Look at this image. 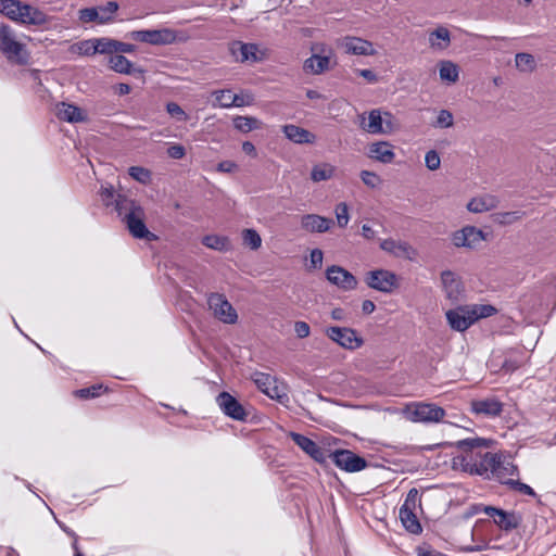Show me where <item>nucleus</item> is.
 <instances>
[{"mask_svg":"<svg viewBox=\"0 0 556 556\" xmlns=\"http://www.w3.org/2000/svg\"><path fill=\"white\" fill-rule=\"evenodd\" d=\"M439 75L443 81L456 83L459 77L458 66L452 61H441L439 63Z\"/></svg>","mask_w":556,"mask_h":556,"instance_id":"32","label":"nucleus"},{"mask_svg":"<svg viewBox=\"0 0 556 556\" xmlns=\"http://www.w3.org/2000/svg\"><path fill=\"white\" fill-rule=\"evenodd\" d=\"M268 397L276 400L280 404H287L289 402V395L286 392V388L283 386L278 384L277 382H273L269 389L265 393Z\"/></svg>","mask_w":556,"mask_h":556,"instance_id":"43","label":"nucleus"},{"mask_svg":"<svg viewBox=\"0 0 556 556\" xmlns=\"http://www.w3.org/2000/svg\"><path fill=\"white\" fill-rule=\"evenodd\" d=\"M0 52L12 64L26 65L29 61L26 46L16 39L14 29L4 24L0 26Z\"/></svg>","mask_w":556,"mask_h":556,"instance_id":"2","label":"nucleus"},{"mask_svg":"<svg viewBox=\"0 0 556 556\" xmlns=\"http://www.w3.org/2000/svg\"><path fill=\"white\" fill-rule=\"evenodd\" d=\"M110 67L121 74H132L135 72L134 64L122 54H114L109 60Z\"/></svg>","mask_w":556,"mask_h":556,"instance_id":"33","label":"nucleus"},{"mask_svg":"<svg viewBox=\"0 0 556 556\" xmlns=\"http://www.w3.org/2000/svg\"><path fill=\"white\" fill-rule=\"evenodd\" d=\"M328 457L332 459L337 467L346 472H358L367 467V460L350 450L329 451Z\"/></svg>","mask_w":556,"mask_h":556,"instance_id":"7","label":"nucleus"},{"mask_svg":"<svg viewBox=\"0 0 556 556\" xmlns=\"http://www.w3.org/2000/svg\"><path fill=\"white\" fill-rule=\"evenodd\" d=\"M252 380L256 384L257 389L263 392L264 394L269 389V387L273 384V382H277V378L273 377L269 374L262 372V371H255L252 375Z\"/></svg>","mask_w":556,"mask_h":556,"instance_id":"41","label":"nucleus"},{"mask_svg":"<svg viewBox=\"0 0 556 556\" xmlns=\"http://www.w3.org/2000/svg\"><path fill=\"white\" fill-rule=\"evenodd\" d=\"M24 2L18 0H0V13L16 22Z\"/></svg>","mask_w":556,"mask_h":556,"instance_id":"34","label":"nucleus"},{"mask_svg":"<svg viewBox=\"0 0 556 556\" xmlns=\"http://www.w3.org/2000/svg\"><path fill=\"white\" fill-rule=\"evenodd\" d=\"M290 438L303 452H305L315 462L319 464H325L327 462V454L329 450L323 448L311 438L298 432H290Z\"/></svg>","mask_w":556,"mask_h":556,"instance_id":"13","label":"nucleus"},{"mask_svg":"<svg viewBox=\"0 0 556 556\" xmlns=\"http://www.w3.org/2000/svg\"><path fill=\"white\" fill-rule=\"evenodd\" d=\"M72 51L86 56L94 55L97 53L96 38L76 42L72 46Z\"/></svg>","mask_w":556,"mask_h":556,"instance_id":"42","label":"nucleus"},{"mask_svg":"<svg viewBox=\"0 0 556 556\" xmlns=\"http://www.w3.org/2000/svg\"><path fill=\"white\" fill-rule=\"evenodd\" d=\"M334 170V166L327 163L315 165L311 172V179L314 182L328 180L333 176Z\"/></svg>","mask_w":556,"mask_h":556,"instance_id":"35","label":"nucleus"},{"mask_svg":"<svg viewBox=\"0 0 556 556\" xmlns=\"http://www.w3.org/2000/svg\"><path fill=\"white\" fill-rule=\"evenodd\" d=\"M453 243H479L481 241H485L486 238L482 230L473 227V226H466L463 229L455 231L453 233Z\"/></svg>","mask_w":556,"mask_h":556,"instance_id":"25","label":"nucleus"},{"mask_svg":"<svg viewBox=\"0 0 556 556\" xmlns=\"http://www.w3.org/2000/svg\"><path fill=\"white\" fill-rule=\"evenodd\" d=\"M418 498V491L416 489H410L406 495V498L401 507H407L414 509L416 506V501Z\"/></svg>","mask_w":556,"mask_h":556,"instance_id":"63","label":"nucleus"},{"mask_svg":"<svg viewBox=\"0 0 556 556\" xmlns=\"http://www.w3.org/2000/svg\"><path fill=\"white\" fill-rule=\"evenodd\" d=\"M129 37L136 41L162 46L174 43L177 39V34L175 30L169 28L142 29L131 31Z\"/></svg>","mask_w":556,"mask_h":556,"instance_id":"8","label":"nucleus"},{"mask_svg":"<svg viewBox=\"0 0 556 556\" xmlns=\"http://www.w3.org/2000/svg\"><path fill=\"white\" fill-rule=\"evenodd\" d=\"M329 55H320L315 53L304 61L303 70L305 73L320 75L329 68Z\"/></svg>","mask_w":556,"mask_h":556,"instance_id":"26","label":"nucleus"},{"mask_svg":"<svg viewBox=\"0 0 556 556\" xmlns=\"http://www.w3.org/2000/svg\"><path fill=\"white\" fill-rule=\"evenodd\" d=\"M484 514L493 519V522L503 531L509 532L517 529L522 522V516L515 510H504L494 506H486Z\"/></svg>","mask_w":556,"mask_h":556,"instance_id":"9","label":"nucleus"},{"mask_svg":"<svg viewBox=\"0 0 556 556\" xmlns=\"http://www.w3.org/2000/svg\"><path fill=\"white\" fill-rule=\"evenodd\" d=\"M232 123L233 127L241 132H250L260 127V121L252 116H236Z\"/></svg>","mask_w":556,"mask_h":556,"instance_id":"38","label":"nucleus"},{"mask_svg":"<svg viewBox=\"0 0 556 556\" xmlns=\"http://www.w3.org/2000/svg\"><path fill=\"white\" fill-rule=\"evenodd\" d=\"M497 202L498 200L494 195L486 194L471 199L467 204V208L472 213H483L495 208Z\"/></svg>","mask_w":556,"mask_h":556,"instance_id":"31","label":"nucleus"},{"mask_svg":"<svg viewBox=\"0 0 556 556\" xmlns=\"http://www.w3.org/2000/svg\"><path fill=\"white\" fill-rule=\"evenodd\" d=\"M470 405L472 413L486 417H496L503 410V404L496 397L473 400Z\"/></svg>","mask_w":556,"mask_h":556,"instance_id":"20","label":"nucleus"},{"mask_svg":"<svg viewBox=\"0 0 556 556\" xmlns=\"http://www.w3.org/2000/svg\"><path fill=\"white\" fill-rule=\"evenodd\" d=\"M441 282L446 298L452 302H458L464 292L460 277L452 270H443L441 273Z\"/></svg>","mask_w":556,"mask_h":556,"instance_id":"15","label":"nucleus"},{"mask_svg":"<svg viewBox=\"0 0 556 556\" xmlns=\"http://www.w3.org/2000/svg\"><path fill=\"white\" fill-rule=\"evenodd\" d=\"M216 403L220 410L229 418L237 421H245L248 414L243 405L229 392L223 391L216 396Z\"/></svg>","mask_w":556,"mask_h":556,"instance_id":"12","label":"nucleus"},{"mask_svg":"<svg viewBox=\"0 0 556 556\" xmlns=\"http://www.w3.org/2000/svg\"><path fill=\"white\" fill-rule=\"evenodd\" d=\"M112 207L117 213L118 217L122 218V220L128 217V213H136L141 208L136 204L134 200L129 199L123 193H117L116 200L114 201Z\"/></svg>","mask_w":556,"mask_h":556,"instance_id":"28","label":"nucleus"},{"mask_svg":"<svg viewBox=\"0 0 556 556\" xmlns=\"http://www.w3.org/2000/svg\"><path fill=\"white\" fill-rule=\"evenodd\" d=\"M167 154L172 159L180 160L185 156L186 149L184 146L175 143V144H172L170 147H168Z\"/></svg>","mask_w":556,"mask_h":556,"instance_id":"61","label":"nucleus"},{"mask_svg":"<svg viewBox=\"0 0 556 556\" xmlns=\"http://www.w3.org/2000/svg\"><path fill=\"white\" fill-rule=\"evenodd\" d=\"M79 20L84 23L99 22L101 24V16L97 8H85L78 12Z\"/></svg>","mask_w":556,"mask_h":556,"instance_id":"50","label":"nucleus"},{"mask_svg":"<svg viewBox=\"0 0 556 556\" xmlns=\"http://www.w3.org/2000/svg\"><path fill=\"white\" fill-rule=\"evenodd\" d=\"M365 283L376 291L390 294L400 286L399 277L388 269H374L365 274Z\"/></svg>","mask_w":556,"mask_h":556,"instance_id":"4","label":"nucleus"},{"mask_svg":"<svg viewBox=\"0 0 556 556\" xmlns=\"http://www.w3.org/2000/svg\"><path fill=\"white\" fill-rule=\"evenodd\" d=\"M405 416L413 422H438L445 416V410L429 403H413L406 406Z\"/></svg>","mask_w":556,"mask_h":556,"instance_id":"3","label":"nucleus"},{"mask_svg":"<svg viewBox=\"0 0 556 556\" xmlns=\"http://www.w3.org/2000/svg\"><path fill=\"white\" fill-rule=\"evenodd\" d=\"M523 213L519 211L498 213L496 219L501 224H513L514 222L520 219Z\"/></svg>","mask_w":556,"mask_h":556,"instance_id":"56","label":"nucleus"},{"mask_svg":"<svg viewBox=\"0 0 556 556\" xmlns=\"http://www.w3.org/2000/svg\"><path fill=\"white\" fill-rule=\"evenodd\" d=\"M243 243H262L261 236L254 229H244L242 231Z\"/></svg>","mask_w":556,"mask_h":556,"instance_id":"60","label":"nucleus"},{"mask_svg":"<svg viewBox=\"0 0 556 556\" xmlns=\"http://www.w3.org/2000/svg\"><path fill=\"white\" fill-rule=\"evenodd\" d=\"M523 362L522 354L517 352H511L506 355L501 364V369L505 374H510L517 370Z\"/></svg>","mask_w":556,"mask_h":556,"instance_id":"39","label":"nucleus"},{"mask_svg":"<svg viewBox=\"0 0 556 556\" xmlns=\"http://www.w3.org/2000/svg\"><path fill=\"white\" fill-rule=\"evenodd\" d=\"M503 484L509 486L511 490L517 491L521 494L536 497V493L529 484L521 482L520 480L507 479Z\"/></svg>","mask_w":556,"mask_h":556,"instance_id":"47","label":"nucleus"},{"mask_svg":"<svg viewBox=\"0 0 556 556\" xmlns=\"http://www.w3.org/2000/svg\"><path fill=\"white\" fill-rule=\"evenodd\" d=\"M282 132L292 142L298 144L313 143L315 142L316 136L305 128L300 126L288 124L282 127Z\"/></svg>","mask_w":556,"mask_h":556,"instance_id":"24","label":"nucleus"},{"mask_svg":"<svg viewBox=\"0 0 556 556\" xmlns=\"http://www.w3.org/2000/svg\"><path fill=\"white\" fill-rule=\"evenodd\" d=\"M129 232L136 239H146V240H154L156 237L149 231L143 219H142V210L136 213H128V217L123 220Z\"/></svg>","mask_w":556,"mask_h":556,"instance_id":"18","label":"nucleus"},{"mask_svg":"<svg viewBox=\"0 0 556 556\" xmlns=\"http://www.w3.org/2000/svg\"><path fill=\"white\" fill-rule=\"evenodd\" d=\"M441 39L444 41V46L442 48H445L450 43V31L444 27H439L435 30H433L430 35V42L431 46H435L433 38Z\"/></svg>","mask_w":556,"mask_h":556,"instance_id":"57","label":"nucleus"},{"mask_svg":"<svg viewBox=\"0 0 556 556\" xmlns=\"http://www.w3.org/2000/svg\"><path fill=\"white\" fill-rule=\"evenodd\" d=\"M336 217H337L338 225L340 227H344L348 225L350 217H349V208L345 203L341 202L336 206Z\"/></svg>","mask_w":556,"mask_h":556,"instance_id":"53","label":"nucleus"},{"mask_svg":"<svg viewBox=\"0 0 556 556\" xmlns=\"http://www.w3.org/2000/svg\"><path fill=\"white\" fill-rule=\"evenodd\" d=\"M425 164L428 169L435 170L441 165L440 155L435 150H430L426 153Z\"/></svg>","mask_w":556,"mask_h":556,"instance_id":"54","label":"nucleus"},{"mask_svg":"<svg viewBox=\"0 0 556 556\" xmlns=\"http://www.w3.org/2000/svg\"><path fill=\"white\" fill-rule=\"evenodd\" d=\"M391 117L389 112H384V117H382L380 110L375 109L369 112L367 123L362 116L361 127L372 135L390 134L392 131Z\"/></svg>","mask_w":556,"mask_h":556,"instance_id":"10","label":"nucleus"},{"mask_svg":"<svg viewBox=\"0 0 556 556\" xmlns=\"http://www.w3.org/2000/svg\"><path fill=\"white\" fill-rule=\"evenodd\" d=\"M50 21L49 16L40 9L24 3L16 23L23 25L43 26Z\"/></svg>","mask_w":556,"mask_h":556,"instance_id":"19","label":"nucleus"},{"mask_svg":"<svg viewBox=\"0 0 556 556\" xmlns=\"http://www.w3.org/2000/svg\"><path fill=\"white\" fill-rule=\"evenodd\" d=\"M115 39L96 38L97 53L114 55L116 51Z\"/></svg>","mask_w":556,"mask_h":556,"instance_id":"48","label":"nucleus"},{"mask_svg":"<svg viewBox=\"0 0 556 556\" xmlns=\"http://www.w3.org/2000/svg\"><path fill=\"white\" fill-rule=\"evenodd\" d=\"M361 178L362 181L369 188H376L381 181L376 173L369 170H362Z\"/></svg>","mask_w":556,"mask_h":556,"instance_id":"55","label":"nucleus"},{"mask_svg":"<svg viewBox=\"0 0 556 556\" xmlns=\"http://www.w3.org/2000/svg\"><path fill=\"white\" fill-rule=\"evenodd\" d=\"M97 9L101 16V24H105L112 20L113 14L118 10V3L115 1H109Z\"/></svg>","mask_w":556,"mask_h":556,"instance_id":"49","label":"nucleus"},{"mask_svg":"<svg viewBox=\"0 0 556 556\" xmlns=\"http://www.w3.org/2000/svg\"><path fill=\"white\" fill-rule=\"evenodd\" d=\"M498 454L486 451L478 463L467 468V473L490 478V475L493 476L494 470H498Z\"/></svg>","mask_w":556,"mask_h":556,"instance_id":"16","label":"nucleus"},{"mask_svg":"<svg viewBox=\"0 0 556 556\" xmlns=\"http://www.w3.org/2000/svg\"><path fill=\"white\" fill-rule=\"evenodd\" d=\"M129 176L136 181L147 185L151 181V172L142 166H130L128 168Z\"/></svg>","mask_w":556,"mask_h":556,"instance_id":"45","label":"nucleus"},{"mask_svg":"<svg viewBox=\"0 0 556 556\" xmlns=\"http://www.w3.org/2000/svg\"><path fill=\"white\" fill-rule=\"evenodd\" d=\"M493 440L485 438H467L458 440L453 445L460 451L459 455L453 457V467L459 468L462 471L467 472L470 465L478 463L493 444Z\"/></svg>","mask_w":556,"mask_h":556,"instance_id":"1","label":"nucleus"},{"mask_svg":"<svg viewBox=\"0 0 556 556\" xmlns=\"http://www.w3.org/2000/svg\"><path fill=\"white\" fill-rule=\"evenodd\" d=\"M367 155L369 159L382 164H390L395 157L393 146L388 141H377L369 144Z\"/></svg>","mask_w":556,"mask_h":556,"instance_id":"22","label":"nucleus"},{"mask_svg":"<svg viewBox=\"0 0 556 556\" xmlns=\"http://www.w3.org/2000/svg\"><path fill=\"white\" fill-rule=\"evenodd\" d=\"M325 332L331 341L346 350H356L364 343L356 330L349 327L330 326L326 328Z\"/></svg>","mask_w":556,"mask_h":556,"instance_id":"6","label":"nucleus"},{"mask_svg":"<svg viewBox=\"0 0 556 556\" xmlns=\"http://www.w3.org/2000/svg\"><path fill=\"white\" fill-rule=\"evenodd\" d=\"M56 116L67 123H78L85 121L84 112L74 104L62 102L58 105Z\"/></svg>","mask_w":556,"mask_h":556,"instance_id":"27","label":"nucleus"},{"mask_svg":"<svg viewBox=\"0 0 556 556\" xmlns=\"http://www.w3.org/2000/svg\"><path fill=\"white\" fill-rule=\"evenodd\" d=\"M486 508L485 505L481 504H473L467 508V510L464 513L463 518L469 519L480 513H484V509Z\"/></svg>","mask_w":556,"mask_h":556,"instance_id":"64","label":"nucleus"},{"mask_svg":"<svg viewBox=\"0 0 556 556\" xmlns=\"http://www.w3.org/2000/svg\"><path fill=\"white\" fill-rule=\"evenodd\" d=\"M333 224L331 218L316 214H306L301 216V227L308 232H325Z\"/></svg>","mask_w":556,"mask_h":556,"instance_id":"23","label":"nucleus"},{"mask_svg":"<svg viewBox=\"0 0 556 556\" xmlns=\"http://www.w3.org/2000/svg\"><path fill=\"white\" fill-rule=\"evenodd\" d=\"M515 63L520 71H532L535 66V61L532 54L519 52L515 56Z\"/></svg>","mask_w":556,"mask_h":556,"instance_id":"46","label":"nucleus"},{"mask_svg":"<svg viewBox=\"0 0 556 556\" xmlns=\"http://www.w3.org/2000/svg\"><path fill=\"white\" fill-rule=\"evenodd\" d=\"M323 260H324V254H323L321 250H319V249L312 250L311 255H309V265H308L309 268L316 269V268L321 267Z\"/></svg>","mask_w":556,"mask_h":556,"instance_id":"59","label":"nucleus"},{"mask_svg":"<svg viewBox=\"0 0 556 556\" xmlns=\"http://www.w3.org/2000/svg\"><path fill=\"white\" fill-rule=\"evenodd\" d=\"M337 46L350 55H375L376 50L371 41L355 36H344L337 41Z\"/></svg>","mask_w":556,"mask_h":556,"instance_id":"11","label":"nucleus"},{"mask_svg":"<svg viewBox=\"0 0 556 556\" xmlns=\"http://www.w3.org/2000/svg\"><path fill=\"white\" fill-rule=\"evenodd\" d=\"M469 307H457L446 312V319L453 330L465 331L473 325Z\"/></svg>","mask_w":556,"mask_h":556,"instance_id":"21","label":"nucleus"},{"mask_svg":"<svg viewBox=\"0 0 556 556\" xmlns=\"http://www.w3.org/2000/svg\"><path fill=\"white\" fill-rule=\"evenodd\" d=\"M207 305L215 318L226 325L238 321V313L227 298L222 293H211L207 296Z\"/></svg>","mask_w":556,"mask_h":556,"instance_id":"5","label":"nucleus"},{"mask_svg":"<svg viewBox=\"0 0 556 556\" xmlns=\"http://www.w3.org/2000/svg\"><path fill=\"white\" fill-rule=\"evenodd\" d=\"M108 388H104L103 384H93L88 388H81L74 392L75 396L88 400V399H94L101 395L103 391H106Z\"/></svg>","mask_w":556,"mask_h":556,"instance_id":"44","label":"nucleus"},{"mask_svg":"<svg viewBox=\"0 0 556 556\" xmlns=\"http://www.w3.org/2000/svg\"><path fill=\"white\" fill-rule=\"evenodd\" d=\"M437 125L442 128H448L453 126V115L447 110H441L437 118Z\"/></svg>","mask_w":556,"mask_h":556,"instance_id":"58","label":"nucleus"},{"mask_svg":"<svg viewBox=\"0 0 556 556\" xmlns=\"http://www.w3.org/2000/svg\"><path fill=\"white\" fill-rule=\"evenodd\" d=\"M498 470H494L493 476L503 483L506 476H516L518 475V467L514 465L511 462L502 459L500 455L498 459Z\"/></svg>","mask_w":556,"mask_h":556,"instance_id":"37","label":"nucleus"},{"mask_svg":"<svg viewBox=\"0 0 556 556\" xmlns=\"http://www.w3.org/2000/svg\"><path fill=\"white\" fill-rule=\"evenodd\" d=\"M401 522L406 531L412 534H420L422 527L414 513V509L407 507H401L399 511Z\"/></svg>","mask_w":556,"mask_h":556,"instance_id":"30","label":"nucleus"},{"mask_svg":"<svg viewBox=\"0 0 556 556\" xmlns=\"http://www.w3.org/2000/svg\"><path fill=\"white\" fill-rule=\"evenodd\" d=\"M388 253L399 258L418 263L420 257L415 245H380Z\"/></svg>","mask_w":556,"mask_h":556,"instance_id":"29","label":"nucleus"},{"mask_svg":"<svg viewBox=\"0 0 556 556\" xmlns=\"http://www.w3.org/2000/svg\"><path fill=\"white\" fill-rule=\"evenodd\" d=\"M167 113L179 122H185L188 118L186 112L176 102H168L166 104Z\"/></svg>","mask_w":556,"mask_h":556,"instance_id":"52","label":"nucleus"},{"mask_svg":"<svg viewBox=\"0 0 556 556\" xmlns=\"http://www.w3.org/2000/svg\"><path fill=\"white\" fill-rule=\"evenodd\" d=\"M473 324L481 319L495 315L497 309L491 304H476L469 308Z\"/></svg>","mask_w":556,"mask_h":556,"instance_id":"40","label":"nucleus"},{"mask_svg":"<svg viewBox=\"0 0 556 556\" xmlns=\"http://www.w3.org/2000/svg\"><path fill=\"white\" fill-rule=\"evenodd\" d=\"M229 51L237 62L255 63L262 60V58L257 55L258 47L256 43H245L236 40L229 45Z\"/></svg>","mask_w":556,"mask_h":556,"instance_id":"17","label":"nucleus"},{"mask_svg":"<svg viewBox=\"0 0 556 556\" xmlns=\"http://www.w3.org/2000/svg\"><path fill=\"white\" fill-rule=\"evenodd\" d=\"M294 331L300 339H304L309 336V326L305 321H295Z\"/></svg>","mask_w":556,"mask_h":556,"instance_id":"62","label":"nucleus"},{"mask_svg":"<svg viewBox=\"0 0 556 556\" xmlns=\"http://www.w3.org/2000/svg\"><path fill=\"white\" fill-rule=\"evenodd\" d=\"M214 98L218 106L232 108L242 106L243 102H236V94L230 90H218L214 92Z\"/></svg>","mask_w":556,"mask_h":556,"instance_id":"36","label":"nucleus"},{"mask_svg":"<svg viewBox=\"0 0 556 556\" xmlns=\"http://www.w3.org/2000/svg\"><path fill=\"white\" fill-rule=\"evenodd\" d=\"M117 193L112 186H102L100 190L101 201L105 206L110 207L116 200Z\"/></svg>","mask_w":556,"mask_h":556,"instance_id":"51","label":"nucleus"},{"mask_svg":"<svg viewBox=\"0 0 556 556\" xmlns=\"http://www.w3.org/2000/svg\"><path fill=\"white\" fill-rule=\"evenodd\" d=\"M326 277L330 283L345 291L354 290L357 287V279L350 271L337 265L327 268Z\"/></svg>","mask_w":556,"mask_h":556,"instance_id":"14","label":"nucleus"}]
</instances>
